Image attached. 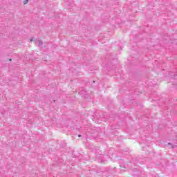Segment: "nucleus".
<instances>
[{"instance_id":"obj_1","label":"nucleus","mask_w":177,"mask_h":177,"mask_svg":"<svg viewBox=\"0 0 177 177\" xmlns=\"http://www.w3.org/2000/svg\"><path fill=\"white\" fill-rule=\"evenodd\" d=\"M36 44H37V45H42V41H41V40H37L36 41Z\"/></svg>"},{"instance_id":"obj_4","label":"nucleus","mask_w":177,"mask_h":177,"mask_svg":"<svg viewBox=\"0 0 177 177\" xmlns=\"http://www.w3.org/2000/svg\"><path fill=\"white\" fill-rule=\"evenodd\" d=\"M81 136H81V134L78 135V138H81Z\"/></svg>"},{"instance_id":"obj_3","label":"nucleus","mask_w":177,"mask_h":177,"mask_svg":"<svg viewBox=\"0 0 177 177\" xmlns=\"http://www.w3.org/2000/svg\"><path fill=\"white\" fill-rule=\"evenodd\" d=\"M27 2H28V1H25V2H24V5H26V3H27Z\"/></svg>"},{"instance_id":"obj_2","label":"nucleus","mask_w":177,"mask_h":177,"mask_svg":"<svg viewBox=\"0 0 177 177\" xmlns=\"http://www.w3.org/2000/svg\"><path fill=\"white\" fill-rule=\"evenodd\" d=\"M30 42H32V41H35V39L34 37H32L30 39Z\"/></svg>"},{"instance_id":"obj_5","label":"nucleus","mask_w":177,"mask_h":177,"mask_svg":"<svg viewBox=\"0 0 177 177\" xmlns=\"http://www.w3.org/2000/svg\"><path fill=\"white\" fill-rule=\"evenodd\" d=\"M168 145H171V143H169Z\"/></svg>"}]
</instances>
